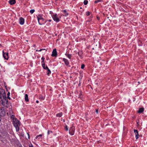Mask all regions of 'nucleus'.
I'll list each match as a JSON object with an SVG mask.
<instances>
[{
	"mask_svg": "<svg viewBox=\"0 0 147 147\" xmlns=\"http://www.w3.org/2000/svg\"><path fill=\"white\" fill-rule=\"evenodd\" d=\"M13 123L16 129V131H18L19 130V126L20 125V121L16 118H15L13 119Z\"/></svg>",
	"mask_w": 147,
	"mask_h": 147,
	"instance_id": "obj_1",
	"label": "nucleus"
},
{
	"mask_svg": "<svg viewBox=\"0 0 147 147\" xmlns=\"http://www.w3.org/2000/svg\"><path fill=\"white\" fill-rule=\"evenodd\" d=\"M6 94L5 91L3 89L0 90V100L4 98H5Z\"/></svg>",
	"mask_w": 147,
	"mask_h": 147,
	"instance_id": "obj_2",
	"label": "nucleus"
},
{
	"mask_svg": "<svg viewBox=\"0 0 147 147\" xmlns=\"http://www.w3.org/2000/svg\"><path fill=\"white\" fill-rule=\"evenodd\" d=\"M37 18L39 24L41 25L42 24V21H43L44 20V19L42 17V15L41 14H39L37 16Z\"/></svg>",
	"mask_w": 147,
	"mask_h": 147,
	"instance_id": "obj_3",
	"label": "nucleus"
},
{
	"mask_svg": "<svg viewBox=\"0 0 147 147\" xmlns=\"http://www.w3.org/2000/svg\"><path fill=\"white\" fill-rule=\"evenodd\" d=\"M52 17L53 20L57 22H58L59 21V20L57 14H54L53 15Z\"/></svg>",
	"mask_w": 147,
	"mask_h": 147,
	"instance_id": "obj_4",
	"label": "nucleus"
},
{
	"mask_svg": "<svg viewBox=\"0 0 147 147\" xmlns=\"http://www.w3.org/2000/svg\"><path fill=\"white\" fill-rule=\"evenodd\" d=\"M74 127L73 126L71 127L69 130V133L70 134L72 135H74Z\"/></svg>",
	"mask_w": 147,
	"mask_h": 147,
	"instance_id": "obj_5",
	"label": "nucleus"
},
{
	"mask_svg": "<svg viewBox=\"0 0 147 147\" xmlns=\"http://www.w3.org/2000/svg\"><path fill=\"white\" fill-rule=\"evenodd\" d=\"M3 56L5 59L8 60L9 58L8 53L7 52L4 53L3 51Z\"/></svg>",
	"mask_w": 147,
	"mask_h": 147,
	"instance_id": "obj_6",
	"label": "nucleus"
},
{
	"mask_svg": "<svg viewBox=\"0 0 147 147\" xmlns=\"http://www.w3.org/2000/svg\"><path fill=\"white\" fill-rule=\"evenodd\" d=\"M57 55V52L56 49H54L52 52L51 56L52 57H56Z\"/></svg>",
	"mask_w": 147,
	"mask_h": 147,
	"instance_id": "obj_7",
	"label": "nucleus"
},
{
	"mask_svg": "<svg viewBox=\"0 0 147 147\" xmlns=\"http://www.w3.org/2000/svg\"><path fill=\"white\" fill-rule=\"evenodd\" d=\"M24 19L20 17V20H19V23L21 25H23L24 24Z\"/></svg>",
	"mask_w": 147,
	"mask_h": 147,
	"instance_id": "obj_8",
	"label": "nucleus"
},
{
	"mask_svg": "<svg viewBox=\"0 0 147 147\" xmlns=\"http://www.w3.org/2000/svg\"><path fill=\"white\" fill-rule=\"evenodd\" d=\"M134 132L135 133L136 135V139H137L138 138V136H139L138 132V131L136 129H134Z\"/></svg>",
	"mask_w": 147,
	"mask_h": 147,
	"instance_id": "obj_9",
	"label": "nucleus"
},
{
	"mask_svg": "<svg viewBox=\"0 0 147 147\" xmlns=\"http://www.w3.org/2000/svg\"><path fill=\"white\" fill-rule=\"evenodd\" d=\"M144 108H140L137 112L139 113H142L144 111Z\"/></svg>",
	"mask_w": 147,
	"mask_h": 147,
	"instance_id": "obj_10",
	"label": "nucleus"
},
{
	"mask_svg": "<svg viewBox=\"0 0 147 147\" xmlns=\"http://www.w3.org/2000/svg\"><path fill=\"white\" fill-rule=\"evenodd\" d=\"M0 103L3 106L5 105V98L1 99V100H0Z\"/></svg>",
	"mask_w": 147,
	"mask_h": 147,
	"instance_id": "obj_11",
	"label": "nucleus"
},
{
	"mask_svg": "<svg viewBox=\"0 0 147 147\" xmlns=\"http://www.w3.org/2000/svg\"><path fill=\"white\" fill-rule=\"evenodd\" d=\"M63 61L64 62L65 64L66 65H68L69 64V61L67 59L64 58L63 59Z\"/></svg>",
	"mask_w": 147,
	"mask_h": 147,
	"instance_id": "obj_12",
	"label": "nucleus"
},
{
	"mask_svg": "<svg viewBox=\"0 0 147 147\" xmlns=\"http://www.w3.org/2000/svg\"><path fill=\"white\" fill-rule=\"evenodd\" d=\"M9 2L10 5H12L15 4L16 2L15 0H10L9 1Z\"/></svg>",
	"mask_w": 147,
	"mask_h": 147,
	"instance_id": "obj_13",
	"label": "nucleus"
},
{
	"mask_svg": "<svg viewBox=\"0 0 147 147\" xmlns=\"http://www.w3.org/2000/svg\"><path fill=\"white\" fill-rule=\"evenodd\" d=\"M46 69H47V75L49 76V75L51 74V72L47 66H46Z\"/></svg>",
	"mask_w": 147,
	"mask_h": 147,
	"instance_id": "obj_14",
	"label": "nucleus"
},
{
	"mask_svg": "<svg viewBox=\"0 0 147 147\" xmlns=\"http://www.w3.org/2000/svg\"><path fill=\"white\" fill-rule=\"evenodd\" d=\"M25 100L26 102H28L29 101L28 95L27 94H25Z\"/></svg>",
	"mask_w": 147,
	"mask_h": 147,
	"instance_id": "obj_15",
	"label": "nucleus"
},
{
	"mask_svg": "<svg viewBox=\"0 0 147 147\" xmlns=\"http://www.w3.org/2000/svg\"><path fill=\"white\" fill-rule=\"evenodd\" d=\"M5 105L6 104V105L7 106L8 105V100H7V97L6 96L5 98Z\"/></svg>",
	"mask_w": 147,
	"mask_h": 147,
	"instance_id": "obj_16",
	"label": "nucleus"
},
{
	"mask_svg": "<svg viewBox=\"0 0 147 147\" xmlns=\"http://www.w3.org/2000/svg\"><path fill=\"white\" fill-rule=\"evenodd\" d=\"M0 113L3 114L4 116L5 113V111L4 110V109H3L2 108L1 110H0Z\"/></svg>",
	"mask_w": 147,
	"mask_h": 147,
	"instance_id": "obj_17",
	"label": "nucleus"
},
{
	"mask_svg": "<svg viewBox=\"0 0 147 147\" xmlns=\"http://www.w3.org/2000/svg\"><path fill=\"white\" fill-rule=\"evenodd\" d=\"M9 135L6 133H5L3 136V138L5 139V138L8 137Z\"/></svg>",
	"mask_w": 147,
	"mask_h": 147,
	"instance_id": "obj_18",
	"label": "nucleus"
},
{
	"mask_svg": "<svg viewBox=\"0 0 147 147\" xmlns=\"http://www.w3.org/2000/svg\"><path fill=\"white\" fill-rule=\"evenodd\" d=\"M62 115V113H60L56 114V116L58 117H61Z\"/></svg>",
	"mask_w": 147,
	"mask_h": 147,
	"instance_id": "obj_19",
	"label": "nucleus"
},
{
	"mask_svg": "<svg viewBox=\"0 0 147 147\" xmlns=\"http://www.w3.org/2000/svg\"><path fill=\"white\" fill-rule=\"evenodd\" d=\"M65 55L69 59H70L71 58V55L69 54H66Z\"/></svg>",
	"mask_w": 147,
	"mask_h": 147,
	"instance_id": "obj_20",
	"label": "nucleus"
},
{
	"mask_svg": "<svg viewBox=\"0 0 147 147\" xmlns=\"http://www.w3.org/2000/svg\"><path fill=\"white\" fill-rule=\"evenodd\" d=\"M10 92H8V93L7 94V98H8L9 100L11 99L9 97V96L10 95Z\"/></svg>",
	"mask_w": 147,
	"mask_h": 147,
	"instance_id": "obj_21",
	"label": "nucleus"
},
{
	"mask_svg": "<svg viewBox=\"0 0 147 147\" xmlns=\"http://www.w3.org/2000/svg\"><path fill=\"white\" fill-rule=\"evenodd\" d=\"M42 136V135L41 134H40L38 135H37L36 137V139H39L40 137H41Z\"/></svg>",
	"mask_w": 147,
	"mask_h": 147,
	"instance_id": "obj_22",
	"label": "nucleus"
},
{
	"mask_svg": "<svg viewBox=\"0 0 147 147\" xmlns=\"http://www.w3.org/2000/svg\"><path fill=\"white\" fill-rule=\"evenodd\" d=\"M88 3V1L87 0H85L84 1V3L85 5H86Z\"/></svg>",
	"mask_w": 147,
	"mask_h": 147,
	"instance_id": "obj_23",
	"label": "nucleus"
},
{
	"mask_svg": "<svg viewBox=\"0 0 147 147\" xmlns=\"http://www.w3.org/2000/svg\"><path fill=\"white\" fill-rule=\"evenodd\" d=\"M90 12L89 11H87L86 12V15L87 16H89L90 15Z\"/></svg>",
	"mask_w": 147,
	"mask_h": 147,
	"instance_id": "obj_24",
	"label": "nucleus"
},
{
	"mask_svg": "<svg viewBox=\"0 0 147 147\" xmlns=\"http://www.w3.org/2000/svg\"><path fill=\"white\" fill-rule=\"evenodd\" d=\"M63 13H65V16H67L68 15V13H67L66 11L65 10H63Z\"/></svg>",
	"mask_w": 147,
	"mask_h": 147,
	"instance_id": "obj_25",
	"label": "nucleus"
},
{
	"mask_svg": "<svg viewBox=\"0 0 147 147\" xmlns=\"http://www.w3.org/2000/svg\"><path fill=\"white\" fill-rule=\"evenodd\" d=\"M39 99L40 100H43L45 99V97L42 96H40L39 97Z\"/></svg>",
	"mask_w": 147,
	"mask_h": 147,
	"instance_id": "obj_26",
	"label": "nucleus"
},
{
	"mask_svg": "<svg viewBox=\"0 0 147 147\" xmlns=\"http://www.w3.org/2000/svg\"><path fill=\"white\" fill-rule=\"evenodd\" d=\"M101 1V0H97L95 1H94V3H98V2Z\"/></svg>",
	"mask_w": 147,
	"mask_h": 147,
	"instance_id": "obj_27",
	"label": "nucleus"
},
{
	"mask_svg": "<svg viewBox=\"0 0 147 147\" xmlns=\"http://www.w3.org/2000/svg\"><path fill=\"white\" fill-rule=\"evenodd\" d=\"M42 66L44 69H46V67H45V64L44 63L42 64Z\"/></svg>",
	"mask_w": 147,
	"mask_h": 147,
	"instance_id": "obj_28",
	"label": "nucleus"
},
{
	"mask_svg": "<svg viewBox=\"0 0 147 147\" xmlns=\"http://www.w3.org/2000/svg\"><path fill=\"white\" fill-rule=\"evenodd\" d=\"M34 9H31L30 11V12L31 14H32L34 12Z\"/></svg>",
	"mask_w": 147,
	"mask_h": 147,
	"instance_id": "obj_29",
	"label": "nucleus"
},
{
	"mask_svg": "<svg viewBox=\"0 0 147 147\" xmlns=\"http://www.w3.org/2000/svg\"><path fill=\"white\" fill-rule=\"evenodd\" d=\"M42 50H45V51H47V50H45V49H40V50H36V51H41Z\"/></svg>",
	"mask_w": 147,
	"mask_h": 147,
	"instance_id": "obj_30",
	"label": "nucleus"
},
{
	"mask_svg": "<svg viewBox=\"0 0 147 147\" xmlns=\"http://www.w3.org/2000/svg\"><path fill=\"white\" fill-rule=\"evenodd\" d=\"M84 67H85L84 65V64H82L81 65V69H84Z\"/></svg>",
	"mask_w": 147,
	"mask_h": 147,
	"instance_id": "obj_31",
	"label": "nucleus"
},
{
	"mask_svg": "<svg viewBox=\"0 0 147 147\" xmlns=\"http://www.w3.org/2000/svg\"><path fill=\"white\" fill-rule=\"evenodd\" d=\"M15 116L13 115H11V118L12 119H13H13H14L15 118Z\"/></svg>",
	"mask_w": 147,
	"mask_h": 147,
	"instance_id": "obj_32",
	"label": "nucleus"
},
{
	"mask_svg": "<svg viewBox=\"0 0 147 147\" xmlns=\"http://www.w3.org/2000/svg\"><path fill=\"white\" fill-rule=\"evenodd\" d=\"M65 130L66 131H68V128L67 126V125H66V126L65 127Z\"/></svg>",
	"mask_w": 147,
	"mask_h": 147,
	"instance_id": "obj_33",
	"label": "nucleus"
},
{
	"mask_svg": "<svg viewBox=\"0 0 147 147\" xmlns=\"http://www.w3.org/2000/svg\"><path fill=\"white\" fill-rule=\"evenodd\" d=\"M42 60V63H44V61L45 59V58L44 57H42L41 58Z\"/></svg>",
	"mask_w": 147,
	"mask_h": 147,
	"instance_id": "obj_34",
	"label": "nucleus"
},
{
	"mask_svg": "<svg viewBox=\"0 0 147 147\" xmlns=\"http://www.w3.org/2000/svg\"><path fill=\"white\" fill-rule=\"evenodd\" d=\"M50 132L52 133V131H49V130H48V134H49Z\"/></svg>",
	"mask_w": 147,
	"mask_h": 147,
	"instance_id": "obj_35",
	"label": "nucleus"
},
{
	"mask_svg": "<svg viewBox=\"0 0 147 147\" xmlns=\"http://www.w3.org/2000/svg\"><path fill=\"white\" fill-rule=\"evenodd\" d=\"M29 147H33L32 144H30L29 145Z\"/></svg>",
	"mask_w": 147,
	"mask_h": 147,
	"instance_id": "obj_36",
	"label": "nucleus"
},
{
	"mask_svg": "<svg viewBox=\"0 0 147 147\" xmlns=\"http://www.w3.org/2000/svg\"><path fill=\"white\" fill-rule=\"evenodd\" d=\"M96 112L97 114L98 113V109H96Z\"/></svg>",
	"mask_w": 147,
	"mask_h": 147,
	"instance_id": "obj_37",
	"label": "nucleus"
},
{
	"mask_svg": "<svg viewBox=\"0 0 147 147\" xmlns=\"http://www.w3.org/2000/svg\"><path fill=\"white\" fill-rule=\"evenodd\" d=\"M36 102L37 103H39V101L38 100H36Z\"/></svg>",
	"mask_w": 147,
	"mask_h": 147,
	"instance_id": "obj_38",
	"label": "nucleus"
},
{
	"mask_svg": "<svg viewBox=\"0 0 147 147\" xmlns=\"http://www.w3.org/2000/svg\"><path fill=\"white\" fill-rule=\"evenodd\" d=\"M97 19H98V20H99V17H97Z\"/></svg>",
	"mask_w": 147,
	"mask_h": 147,
	"instance_id": "obj_39",
	"label": "nucleus"
},
{
	"mask_svg": "<svg viewBox=\"0 0 147 147\" xmlns=\"http://www.w3.org/2000/svg\"><path fill=\"white\" fill-rule=\"evenodd\" d=\"M48 21L49 22H51V20H48Z\"/></svg>",
	"mask_w": 147,
	"mask_h": 147,
	"instance_id": "obj_40",
	"label": "nucleus"
},
{
	"mask_svg": "<svg viewBox=\"0 0 147 147\" xmlns=\"http://www.w3.org/2000/svg\"><path fill=\"white\" fill-rule=\"evenodd\" d=\"M1 116H0V121H1Z\"/></svg>",
	"mask_w": 147,
	"mask_h": 147,
	"instance_id": "obj_41",
	"label": "nucleus"
},
{
	"mask_svg": "<svg viewBox=\"0 0 147 147\" xmlns=\"http://www.w3.org/2000/svg\"><path fill=\"white\" fill-rule=\"evenodd\" d=\"M28 138H30L29 135V134H28Z\"/></svg>",
	"mask_w": 147,
	"mask_h": 147,
	"instance_id": "obj_42",
	"label": "nucleus"
},
{
	"mask_svg": "<svg viewBox=\"0 0 147 147\" xmlns=\"http://www.w3.org/2000/svg\"><path fill=\"white\" fill-rule=\"evenodd\" d=\"M78 53V54L79 55H80V53Z\"/></svg>",
	"mask_w": 147,
	"mask_h": 147,
	"instance_id": "obj_43",
	"label": "nucleus"
},
{
	"mask_svg": "<svg viewBox=\"0 0 147 147\" xmlns=\"http://www.w3.org/2000/svg\"><path fill=\"white\" fill-rule=\"evenodd\" d=\"M1 135L0 134V138H1Z\"/></svg>",
	"mask_w": 147,
	"mask_h": 147,
	"instance_id": "obj_44",
	"label": "nucleus"
}]
</instances>
